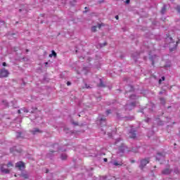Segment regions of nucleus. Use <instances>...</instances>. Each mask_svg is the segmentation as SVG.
Returning a JSON list of instances; mask_svg holds the SVG:
<instances>
[{"label":"nucleus","instance_id":"nucleus-1","mask_svg":"<svg viewBox=\"0 0 180 180\" xmlns=\"http://www.w3.org/2000/svg\"><path fill=\"white\" fill-rule=\"evenodd\" d=\"M13 163L12 162H8L6 165L1 164L0 165V172L1 174H11V169L13 168Z\"/></svg>","mask_w":180,"mask_h":180},{"label":"nucleus","instance_id":"nucleus-2","mask_svg":"<svg viewBox=\"0 0 180 180\" xmlns=\"http://www.w3.org/2000/svg\"><path fill=\"white\" fill-rule=\"evenodd\" d=\"M167 41H169V47L170 51H174V50L176 49V46H178V42L174 41V39H172V37H167L166 38Z\"/></svg>","mask_w":180,"mask_h":180},{"label":"nucleus","instance_id":"nucleus-3","mask_svg":"<svg viewBox=\"0 0 180 180\" xmlns=\"http://www.w3.org/2000/svg\"><path fill=\"white\" fill-rule=\"evenodd\" d=\"M9 76V71L5 68L0 70V78H6Z\"/></svg>","mask_w":180,"mask_h":180},{"label":"nucleus","instance_id":"nucleus-4","mask_svg":"<svg viewBox=\"0 0 180 180\" xmlns=\"http://www.w3.org/2000/svg\"><path fill=\"white\" fill-rule=\"evenodd\" d=\"M148 162H150L149 159H142L141 160V165L139 166L141 169H143L144 168V167H146V165H147V164H148Z\"/></svg>","mask_w":180,"mask_h":180},{"label":"nucleus","instance_id":"nucleus-5","mask_svg":"<svg viewBox=\"0 0 180 180\" xmlns=\"http://www.w3.org/2000/svg\"><path fill=\"white\" fill-rule=\"evenodd\" d=\"M15 168H18L20 171H22V169H25V162L22 161L18 162L15 164Z\"/></svg>","mask_w":180,"mask_h":180},{"label":"nucleus","instance_id":"nucleus-6","mask_svg":"<svg viewBox=\"0 0 180 180\" xmlns=\"http://www.w3.org/2000/svg\"><path fill=\"white\" fill-rule=\"evenodd\" d=\"M112 165L115 167H123L124 165V163H123V160H120V161L115 160L113 162Z\"/></svg>","mask_w":180,"mask_h":180},{"label":"nucleus","instance_id":"nucleus-7","mask_svg":"<svg viewBox=\"0 0 180 180\" xmlns=\"http://www.w3.org/2000/svg\"><path fill=\"white\" fill-rule=\"evenodd\" d=\"M101 179L103 180H116V177L112 176H103L101 177Z\"/></svg>","mask_w":180,"mask_h":180},{"label":"nucleus","instance_id":"nucleus-8","mask_svg":"<svg viewBox=\"0 0 180 180\" xmlns=\"http://www.w3.org/2000/svg\"><path fill=\"white\" fill-rule=\"evenodd\" d=\"M171 172H172V170L169 169V168H166L162 171V174L163 175H169Z\"/></svg>","mask_w":180,"mask_h":180},{"label":"nucleus","instance_id":"nucleus-9","mask_svg":"<svg viewBox=\"0 0 180 180\" xmlns=\"http://www.w3.org/2000/svg\"><path fill=\"white\" fill-rule=\"evenodd\" d=\"M129 139H136V131L134 130H131V131H129Z\"/></svg>","mask_w":180,"mask_h":180},{"label":"nucleus","instance_id":"nucleus-10","mask_svg":"<svg viewBox=\"0 0 180 180\" xmlns=\"http://www.w3.org/2000/svg\"><path fill=\"white\" fill-rule=\"evenodd\" d=\"M19 176H21L22 178H24V179H29V174H27V172H22L21 174H18Z\"/></svg>","mask_w":180,"mask_h":180},{"label":"nucleus","instance_id":"nucleus-11","mask_svg":"<svg viewBox=\"0 0 180 180\" xmlns=\"http://www.w3.org/2000/svg\"><path fill=\"white\" fill-rule=\"evenodd\" d=\"M32 134H36L37 133H43V131H40L39 128H35L34 130L31 131Z\"/></svg>","mask_w":180,"mask_h":180},{"label":"nucleus","instance_id":"nucleus-12","mask_svg":"<svg viewBox=\"0 0 180 180\" xmlns=\"http://www.w3.org/2000/svg\"><path fill=\"white\" fill-rule=\"evenodd\" d=\"M98 88L104 87L105 84H103V82L102 81V79H100V84L97 85Z\"/></svg>","mask_w":180,"mask_h":180},{"label":"nucleus","instance_id":"nucleus-13","mask_svg":"<svg viewBox=\"0 0 180 180\" xmlns=\"http://www.w3.org/2000/svg\"><path fill=\"white\" fill-rule=\"evenodd\" d=\"M57 57V53H56V51H52V53L49 54V57L51 58V57Z\"/></svg>","mask_w":180,"mask_h":180},{"label":"nucleus","instance_id":"nucleus-14","mask_svg":"<svg viewBox=\"0 0 180 180\" xmlns=\"http://www.w3.org/2000/svg\"><path fill=\"white\" fill-rule=\"evenodd\" d=\"M166 11H167V7H165V6H164L162 7L161 11H160L161 13H162V15H164V13H165Z\"/></svg>","mask_w":180,"mask_h":180},{"label":"nucleus","instance_id":"nucleus-15","mask_svg":"<svg viewBox=\"0 0 180 180\" xmlns=\"http://www.w3.org/2000/svg\"><path fill=\"white\" fill-rule=\"evenodd\" d=\"M120 153H124V146H122L119 148Z\"/></svg>","mask_w":180,"mask_h":180},{"label":"nucleus","instance_id":"nucleus-16","mask_svg":"<svg viewBox=\"0 0 180 180\" xmlns=\"http://www.w3.org/2000/svg\"><path fill=\"white\" fill-rule=\"evenodd\" d=\"M60 158L61 160H65L67 158V155L66 154L61 155Z\"/></svg>","mask_w":180,"mask_h":180},{"label":"nucleus","instance_id":"nucleus-17","mask_svg":"<svg viewBox=\"0 0 180 180\" xmlns=\"http://www.w3.org/2000/svg\"><path fill=\"white\" fill-rule=\"evenodd\" d=\"M97 28H98L97 26H93V27H91V32H96V29H97Z\"/></svg>","mask_w":180,"mask_h":180},{"label":"nucleus","instance_id":"nucleus-18","mask_svg":"<svg viewBox=\"0 0 180 180\" xmlns=\"http://www.w3.org/2000/svg\"><path fill=\"white\" fill-rule=\"evenodd\" d=\"M16 137L17 139H20V137H22V132H18Z\"/></svg>","mask_w":180,"mask_h":180},{"label":"nucleus","instance_id":"nucleus-19","mask_svg":"<svg viewBox=\"0 0 180 180\" xmlns=\"http://www.w3.org/2000/svg\"><path fill=\"white\" fill-rule=\"evenodd\" d=\"M100 122H106V117H101V119H100Z\"/></svg>","mask_w":180,"mask_h":180},{"label":"nucleus","instance_id":"nucleus-20","mask_svg":"<svg viewBox=\"0 0 180 180\" xmlns=\"http://www.w3.org/2000/svg\"><path fill=\"white\" fill-rule=\"evenodd\" d=\"M102 26H105V24H103V23L98 24V29H101V27H102Z\"/></svg>","mask_w":180,"mask_h":180},{"label":"nucleus","instance_id":"nucleus-21","mask_svg":"<svg viewBox=\"0 0 180 180\" xmlns=\"http://www.w3.org/2000/svg\"><path fill=\"white\" fill-rule=\"evenodd\" d=\"M110 113H112V111L110 110H106V115H110Z\"/></svg>","mask_w":180,"mask_h":180},{"label":"nucleus","instance_id":"nucleus-22","mask_svg":"<svg viewBox=\"0 0 180 180\" xmlns=\"http://www.w3.org/2000/svg\"><path fill=\"white\" fill-rule=\"evenodd\" d=\"M158 155H160V157H162V158L165 157L164 153H158Z\"/></svg>","mask_w":180,"mask_h":180},{"label":"nucleus","instance_id":"nucleus-23","mask_svg":"<svg viewBox=\"0 0 180 180\" xmlns=\"http://www.w3.org/2000/svg\"><path fill=\"white\" fill-rule=\"evenodd\" d=\"M176 11H177V12H179V13H180V6H178L176 7Z\"/></svg>","mask_w":180,"mask_h":180},{"label":"nucleus","instance_id":"nucleus-24","mask_svg":"<svg viewBox=\"0 0 180 180\" xmlns=\"http://www.w3.org/2000/svg\"><path fill=\"white\" fill-rule=\"evenodd\" d=\"M136 98V96L132 95L130 96V99H134Z\"/></svg>","mask_w":180,"mask_h":180},{"label":"nucleus","instance_id":"nucleus-25","mask_svg":"<svg viewBox=\"0 0 180 180\" xmlns=\"http://www.w3.org/2000/svg\"><path fill=\"white\" fill-rule=\"evenodd\" d=\"M160 101L162 103H165V100L164 98H160Z\"/></svg>","mask_w":180,"mask_h":180},{"label":"nucleus","instance_id":"nucleus-26","mask_svg":"<svg viewBox=\"0 0 180 180\" xmlns=\"http://www.w3.org/2000/svg\"><path fill=\"white\" fill-rule=\"evenodd\" d=\"M2 65H3V67H6L7 64H6V62H4V63H2Z\"/></svg>","mask_w":180,"mask_h":180},{"label":"nucleus","instance_id":"nucleus-27","mask_svg":"<svg viewBox=\"0 0 180 180\" xmlns=\"http://www.w3.org/2000/svg\"><path fill=\"white\" fill-rule=\"evenodd\" d=\"M3 103H4L6 106H8V103L6 102V101H3Z\"/></svg>","mask_w":180,"mask_h":180},{"label":"nucleus","instance_id":"nucleus-28","mask_svg":"<svg viewBox=\"0 0 180 180\" xmlns=\"http://www.w3.org/2000/svg\"><path fill=\"white\" fill-rule=\"evenodd\" d=\"M85 87L86 88V89H89V88H91V86H88V84H85Z\"/></svg>","mask_w":180,"mask_h":180},{"label":"nucleus","instance_id":"nucleus-29","mask_svg":"<svg viewBox=\"0 0 180 180\" xmlns=\"http://www.w3.org/2000/svg\"><path fill=\"white\" fill-rule=\"evenodd\" d=\"M67 85H68V86H70V85H71V82H67Z\"/></svg>","mask_w":180,"mask_h":180},{"label":"nucleus","instance_id":"nucleus-30","mask_svg":"<svg viewBox=\"0 0 180 180\" xmlns=\"http://www.w3.org/2000/svg\"><path fill=\"white\" fill-rule=\"evenodd\" d=\"M131 106H136V103H131Z\"/></svg>","mask_w":180,"mask_h":180},{"label":"nucleus","instance_id":"nucleus-31","mask_svg":"<svg viewBox=\"0 0 180 180\" xmlns=\"http://www.w3.org/2000/svg\"><path fill=\"white\" fill-rule=\"evenodd\" d=\"M103 161H104V162H108V158H104Z\"/></svg>","mask_w":180,"mask_h":180},{"label":"nucleus","instance_id":"nucleus-32","mask_svg":"<svg viewBox=\"0 0 180 180\" xmlns=\"http://www.w3.org/2000/svg\"><path fill=\"white\" fill-rule=\"evenodd\" d=\"M115 19H116L117 20H119V15H116V16H115Z\"/></svg>","mask_w":180,"mask_h":180},{"label":"nucleus","instance_id":"nucleus-33","mask_svg":"<svg viewBox=\"0 0 180 180\" xmlns=\"http://www.w3.org/2000/svg\"><path fill=\"white\" fill-rule=\"evenodd\" d=\"M162 81H165V77H162Z\"/></svg>","mask_w":180,"mask_h":180},{"label":"nucleus","instance_id":"nucleus-34","mask_svg":"<svg viewBox=\"0 0 180 180\" xmlns=\"http://www.w3.org/2000/svg\"><path fill=\"white\" fill-rule=\"evenodd\" d=\"M126 4H130V0H126Z\"/></svg>","mask_w":180,"mask_h":180},{"label":"nucleus","instance_id":"nucleus-35","mask_svg":"<svg viewBox=\"0 0 180 180\" xmlns=\"http://www.w3.org/2000/svg\"><path fill=\"white\" fill-rule=\"evenodd\" d=\"M162 82V80L161 79H159V84H161Z\"/></svg>","mask_w":180,"mask_h":180},{"label":"nucleus","instance_id":"nucleus-36","mask_svg":"<svg viewBox=\"0 0 180 180\" xmlns=\"http://www.w3.org/2000/svg\"><path fill=\"white\" fill-rule=\"evenodd\" d=\"M73 124H75L76 126H78V122H73Z\"/></svg>","mask_w":180,"mask_h":180},{"label":"nucleus","instance_id":"nucleus-37","mask_svg":"<svg viewBox=\"0 0 180 180\" xmlns=\"http://www.w3.org/2000/svg\"><path fill=\"white\" fill-rule=\"evenodd\" d=\"M18 113H19V115H20V113H21L20 110H18Z\"/></svg>","mask_w":180,"mask_h":180},{"label":"nucleus","instance_id":"nucleus-38","mask_svg":"<svg viewBox=\"0 0 180 180\" xmlns=\"http://www.w3.org/2000/svg\"><path fill=\"white\" fill-rule=\"evenodd\" d=\"M176 174H179V170H176Z\"/></svg>","mask_w":180,"mask_h":180},{"label":"nucleus","instance_id":"nucleus-39","mask_svg":"<svg viewBox=\"0 0 180 180\" xmlns=\"http://www.w3.org/2000/svg\"><path fill=\"white\" fill-rule=\"evenodd\" d=\"M84 9L88 11V7H85Z\"/></svg>","mask_w":180,"mask_h":180},{"label":"nucleus","instance_id":"nucleus-40","mask_svg":"<svg viewBox=\"0 0 180 180\" xmlns=\"http://www.w3.org/2000/svg\"><path fill=\"white\" fill-rule=\"evenodd\" d=\"M152 65H154V60H152Z\"/></svg>","mask_w":180,"mask_h":180},{"label":"nucleus","instance_id":"nucleus-41","mask_svg":"<svg viewBox=\"0 0 180 180\" xmlns=\"http://www.w3.org/2000/svg\"><path fill=\"white\" fill-rule=\"evenodd\" d=\"M45 64L47 65L49 64V63L46 62V63H45Z\"/></svg>","mask_w":180,"mask_h":180},{"label":"nucleus","instance_id":"nucleus-42","mask_svg":"<svg viewBox=\"0 0 180 180\" xmlns=\"http://www.w3.org/2000/svg\"><path fill=\"white\" fill-rule=\"evenodd\" d=\"M106 44H107L106 43H104V46H106Z\"/></svg>","mask_w":180,"mask_h":180},{"label":"nucleus","instance_id":"nucleus-43","mask_svg":"<svg viewBox=\"0 0 180 180\" xmlns=\"http://www.w3.org/2000/svg\"><path fill=\"white\" fill-rule=\"evenodd\" d=\"M51 153H54V151H53V150H51Z\"/></svg>","mask_w":180,"mask_h":180},{"label":"nucleus","instance_id":"nucleus-44","mask_svg":"<svg viewBox=\"0 0 180 180\" xmlns=\"http://www.w3.org/2000/svg\"><path fill=\"white\" fill-rule=\"evenodd\" d=\"M14 176H15V177H16V176H17L16 174H15V175H14Z\"/></svg>","mask_w":180,"mask_h":180}]
</instances>
